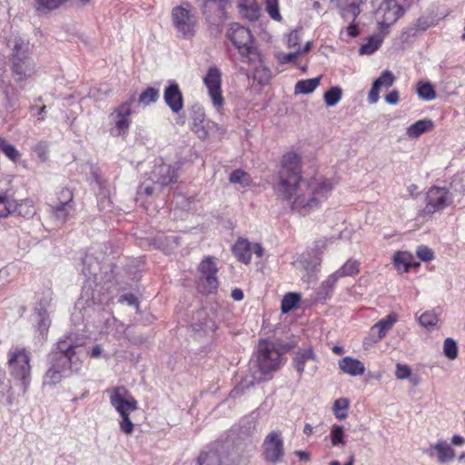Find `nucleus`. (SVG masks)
<instances>
[{
  "label": "nucleus",
  "mask_w": 465,
  "mask_h": 465,
  "mask_svg": "<svg viewBox=\"0 0 465 465\" xmlns=\"http://www.w3.org/2000/svg\"><path fill=\"white\" fill-rule=\"evenodd\" d=\"M204 111L203 109L199 105H194L192 108V118H193V127H195V125L203 126V121H204Z\"/></svg>",
  "instance_id": "nucleus-58"
},
{
  "label": "nucleus",
  "mask_w": 465,
  "mask_h": 465,
  "mask_svg": "<svg viewBox=\"0 0 465 465\" xmlns=\"http://www.w3.org/2000/svg\"><path fill=\"white\" fill-rule=\"evenodd\" d=\"M338 277L331 273L324 280L317 290L316 299L318 301H325L331 298L333 288L338 282Z\"/></svg>",
  "instance_id": "nucleus-36"
},
{
  "label": "nucleus",
  "mask_w": 465,
  "mask_h": 465,
  "mask_svg": "<svg viewBox=\"0 0 465 465\" xmlns=\"http://www.w3.org/2000/svg\"><path fill=\"white\" fill-rule=\"evenodd\" d=\"M299 56L297 50L291 53L278 52L275 54V58L281 64L293 63Z\"/></svg>",
  "instance_id": "nucleus-55"
},
{
  "label": "nucleus",
  "mask_w": 465,
  "mask_h": 465,
  "mask_svg": "<svg viewBox=\"0 0 465 465\" xmlns=\"http://www.w3.org/2000/svg\"><path fill=\"white\" fill-rule=\"evenodd\" d=\"M7 45L11 50L10 59L15 58V57H18V58L29 57L30 44H29L28 40H26L21 36H15L8 40Z\"/></svg>",
  "instance_id": "nucleus-29"
},
{
  "label": "nucleus",
  "mask_w": 465,
  "mask_h": 465,
  "mask_svg": "<svg viewBox=\"0 0 465 465\" xmlns=\"http://www.w3.org/2000/svg\"><path fill=\"white\" fill-rule=\"evenodd\" d=\"M134 100L133 94L129 100L115 107L108 115V133L112 137L125 138L131 127L132 104Z\"/></svg>",
  "instance_id": "nucleus-7"
},
{
  "label": "nucleus",
  "mask_w": 465,
  "mask_h": 465,
  "mask_svg": "<svg viewBox=\"0 0 465 465\" xmlns=\"http://www.w3.org/2000/svg\"><path fill=\"white\" fill-rule=\"evenodd\" d=\"M301 296L295 292H289L282 300L281 309L283 313H287L298 306Z\"/></svg>",
  "instance_id": "nucleus-46"
},
{
  "label": "nucleus",
  "mask_w": 465,
  "mask_h": 465,
  "mask_svg": "<svg viewBox=\"0 0 465 465\" xmlns=\"http://www.w3.org/2000/svg\"><path fill=\"white\" fill-rule=\"evenodd\" d=\"M11 71L15 81L22 83L35 74V64L30 56L25 58H11Z\"/></svg>",
  "instance_id": "nucleus-23"
},
{
  "label": "nucleus",
  "mask_w": 465,
  "mask_h": 465,
  "mask_svg": "<svg viewBox=\"0 0 465 465\" xmlns=\"http://www.w3.org/2000/svg\"><path fill=\"white\" fill-rule=\"evenodd\" d=\"M67 1L68 0H36L37 9L54 10Z\"/></svg>",
  "instance_id": "nucleus-54"
},
{
  "label": "nucleus",
  "mask_w": 465,
  "mask_h": 465,
  "mask_svg": "<svg viewBox=\"0 0 465 465\" xmlns=\"http://www.w3.org/2000/svg\"><path fill=\"white\" fill-rule=\"evenodd\" d=\"M159 99V89L154 87H147L141 93L138 98V104L143 106L150 105Z\"/></svg>",
  "instance_id": "nucleus-44"
},
{
  "label": "nucleus",
  "mask_w": 465,
  "mask_h": 465,
  "mask_svg": "<svg viewBox=\"0 0 465 465\" xmlns=\"http://www.w3.org/2000/svg\"><path fill=\"white\" fill-rule=\"evenodd\" d=\"M250 64L255 66L253 72L254 80L257 81L260 84H267L272 78L271 70L262 64V60L260 62H257L255 64Z\"/></svg>",
  "instance_id": "nucleus-40"
},
{
  "label": "nucleus",
  "mask_w": 465,
  "mask_h": 465,
  "mask_svg": "<svg viewBox=\"0 0 465 465\" xmlns=\"http://www.w3.org/2000/svg\"><path fill=\"white\" fill-rule=\"evenodd\" d=\"M385 101L389 104H397L399 103V92L397 90H392L388 94L385 95Z\"/></svg>",
  "instance_id": "nucleus-63"
},
{
  "label": "nucleus",
  "mask_w": 465,
  "mask_h": 465,
  "mask_svg": "<svg viewBox=\"0 0 465 465\" xmlns=\"http://www.w3.org/2000/svg\"><path fill=\"white\" fill-rule=\"evenodd\" d=\"M419 322L423 327L430 330L437 325L439 317L434 311H428L420 316Z\"/></svg>",
  "instance_id": "nucleus-50"
},
{
  "label": "nucleus",
  "mask_w": 465,
  "mask_h": 465,
  "mask_svg": "<svg viewBox=\"0 0 465 465\" xmlns=\"http://www.w3.org/2000/svg\"><path fill=\"white\" fill-rule=\"evenodd\" d=\"M232 252L238 261L248 264L252 260V243L246 239H239L232 247Z\"/></svg>",
  "instance_id": "nucleus-33"
},
{
  "label": "nucleus",
  "mask_w": 465,
  "mask_h": 465,
  "mask_svg": "<svg viewBox=\"0 0 465 465\" xmlns=\"http://www.w3.org/2000/svg\"><path fill=\"white\" fill-rule=\"evenodd\" d=\"M150 179L160 187L168 186L171 183H176L177 168L174 165L163 163L155 164L151 173Z\"/></svg>",
  "instance_id": "nucleus-20"
},
{
  "label": "nucleus",
  "mask_w": 465,
  "mask_h": 465,
  "mask_svg": "<svg viewBox=\"0 0 465 465\" xmlns=\"http://www.w3.org/2000/svg\"><path fill=\"white\" fill-rule=\"evenodd\" d=\"M339 368L346 374L351 376L362 375L365 372L364 364L358 359L345 356L338 361Z\"/></svg>",
  "instance_id": "nucleus-30"
},
{
  "label": "nucleus",
  "mask_w": 465,
  "mask_h": 465,
  "mask_svg": "<svg viewBox=\"0 0 465 465\" xmlns=\"http://www.w3.org/2000/svg\"><path fill=\"white\" fill-rule=\"evenodd\" d=\"M417 94L424 101H431L436 97V92L432 84L429 82H419L417 85Z\"/></svg>",
  "instance_id": "nucleus-45"
},
{
  "label": "nucleus",
  "mask_w": 465,
  "mask_h": 465,
  "mask_svg": "<svg viewBox=\"0 0 465 465\" xmlns=\"http://www.w3.org/2000/svg\"><path fill=\"white\" fill-rule=\"evenodd\" d=\"M118 302L124 303L126 302L129 305H134L138 307V301L136 297L133 293H125L119 297Z\"/></svg>",
  "instance_id": "nucleus-61"
},
{
  "label": "nucleus",
  "mask_w": 465,
  "mask_h": 465,
  "mask_svg": "<svg viewBox=\"0 0 465 465\" xmlns=\"http://www.w3.org/2000/svg\"><path fill=\"white\" fill-rule=\"evenodd\" d=\"M29 111L33 114H35V115H37V120L38 121H44L45 120V114L46 112V106L45 105H43L41 107H37L36 105H30L29 106Z\"/></svg>",
  "instance_id": "nucleus-62"
},
{
  "label": "nucleus",
  "mask_w": 465,
  "mask_h": 465,
  "mask_svg": "<svg viewBox=\"0 0 465 465\" xmlns=\"http://www.w3.org/2000/svg\"><path fill=\"white\" fill-rule=\"evenodd\" d=\"M84 339H77L74 334H69L60 339L48 355L49 368L44 375L45 385H55L62 379L78 372L83 364Z\"/></svg>",
  "instance_id": "nucleus-2"
},
{
  "label": "nucleus",
  "mask_w": 465,
  "mask_h": 465,
  "mask_svg": "<svg viewBox=\"0 0 465 465\" xmlns=\"http://www.w3.org/2000/svg\"><path fill=\"white\" fill-rule=\"evenodd\" d=\"M443 352H444V355L448 359H450V360L456 359L458 356L457 342L451 338L445 339L444 344H443Z\"/></svg>",
  "instance_id": "nucleus-52"
},
{
  "label": "nucleus",
  "mask_w": 465,
  "mask_h": 465,
  "mask_svg": "<svg viewBox=\"0 0 465 465\" xmlns=\"http://www.w3.org/2000/svg\"><path fill=\"white\" fill-rule=\"evenodd\" d=\"M349 400L346 398H339L334 401L333 411L338 420H343L347 417V414L341 412L346 411L349 408Z\"/></svg>",
  "instance_id": "nucleus-51"
},
{
  "label": "nucleus",
  "mask_w": 465,
  "mask_h": 465,
  "mask_svg": "<svg viewBox=\"0 0 465 465\" xmlns=\"http://www.w3.org/2000/svg\"><path fill=\"white\" fill-rule=\"evenodd\" d=\"M49 301L47 299L39 302L38 306L35 309V321L36 322L37 331L41 335L46 334L51 321L46 311Z\"/></svg>",
  "instance_id": "nucleus-28"
},
{
  "label": "nucleus",
  "mask_w": 465,
  "mask_h": 465,
  "mask_svg": "<svg viewBox=\"0 0 465 465\" xmlns=\"http://www.w3.org/2000/svg\"><path fill=\"white\" fill-rule=\"evenodd\" d=\"M196 2L209 25L220 27L229 18L228 9L232 0H196Z\"/></svg>",
  "instance_id": "nucleus-10"
},
{
  "label": "nucleus",
  "mask_w": 465,
  "mask_h": 465,
  "mask_svg": "<svg viewBox=\"0 0 465 465\" xmlns=\"http://www.w3.org/2000/svg\"><path fill=\"white\" fill-rule=\"evenodd\" d=\"M232 183H239L242 186H249L252 183V178L246 172L237 169L230 174L229 178Z\"/></svg>",
  "instance_id": "nucleus-49"
},
{
  "label": "nucleus",
  "mask_w": 465,
  "mask_h": 465,
  "mask_svg": "<svg viewBox=\"0 0 465 465\" xmlns=\"http://www.w3.org/2000/svg\"><path fill=\"white\" fill-rule=\"evenodd\" d=\"M220 322L221 317L218 308L211 306L209 308H203L195 312L192 327L196 332L203 331L204 333H210L215 331Z\"/></svg>",
  "instance_id": "nucleus-13"
},
{
  "label": "nucleus",
  "mask_w": 465,
  "mask_h": 465,
  "mask_svg": "<svg viewBox=\"0 0 465 465\" xmlns=\"http://www.w3.org/2000/svg\"><path fill=\"white\" fill-rule=\"evenodd\" d=\"M263 459L272 465L282 461L284 456L283 438L280 430L271 431L262 443Z\"/></svg>",
  "instance_id": "nucleus-14"
},
{
  "label": "nucleus",
  "mask_w": 465,
  "mask_h": 465,
  "mask_svg": "<svg viewBox=\"0 0 465 465\" xmlns=\"http://www.w3.org/2000/svg\"><path fill=\"white\" fill-rule=\"evenodd\" d=\"M412 256L407 252H398L393 256L395 268L401 272H407L411 265Z\"/></svg>",
  "instance_id": "nucleus-39"
},
{
  "label": "nucleus",
  "mask_w": 465,
  "mask_h": 465,
  "mask_svg": "<svg viewBox=\"0 0 465 465\" xmlns=\"http://www.w3.org/2000/svg\"><path fill=\"white\" fill-rule=\"evenodd\" d=\"M226 37L238 50L242 62L255 64L261 61V54L248 27L239 23H232L227 29Z\"/></svg>",
  "instance_id": "nucleus-4"
},
{
  "label": "nucleus",
  "mask_w": 465,
  "mask_h": 465,
  "mask_svg": "<svg viewBox=\"0 0 465 465\" xmlns=\"http://www.w3.org/2000/svg\"><path fill=\"white\" fill-rule=\"evenodd\" d=\"M173 25L179 37L192 39L197 31L198 18L189 2L174 6L171 13Z\"/></svg>",
  "instance_id": "nucleus-6"
},
{
  "label": "nucleus",
  "mask_w": 465,
  "mask_h": 465,
  "mask_svg": "<svg viewBox=\"0 0 465 465\" xmlns=\"http://www.w3.org/2000/svg\"><path fill=\"white\" fill-rule=\"evenodd\" d=\"M301 35L300 31L292 30L285 35V43L288 48L300 47Z\"/></svg>",
  "instance_id": "nucleus-56"
},
{
  "label": "nucleus",
  "mask_w": 465,
  "mask_h": 465,
  "mask_svg": "<svg viewBox=\"0 0 465 465\" xmlns=\"http://www.w3.org/2000/svg\"><path fill=\"white\" fill-rule=\"evenodd\" d=\"M265 10L272 19L275 21L282 20L278 0H265Z\"/></svg>",
  "instance_id": "nucleus-53"
},
{
  "label": "nucleus",
  "mask_w": 465,
  "mask_h": 465,
  "mask_svg": "<svg viewBox=\"0 0 465 465\" xmlns=\"http://www.w3.org/2000/svg\"><path fill=\"white\" fill-rule=\"evenodd\" d=\"M454 195L446 187L431 186L426 193L423 215H431L442 212L453 203Z\"/></svg>",
  "instance_id": "nucleus-11"
},
{
  "label": "nucleus",
  "mask_w": 465,
  "mask_h": 465,
  "mask_svg": "<svg viewBox=\"0 0 465 465\" xmlns=\"http://www.w3.org/2000/svg\"><path fill=\"white\" fill-rule=\"evenodd\" d=\"M417 256L423 262L431 261L434 258V253L428 246L420 245L417 249Z\"/></svg>",
  "instance_id": "nucleus-59"
},
{
  "label": "nucleus",
  "mask_w": 465,
  "mask_h": 465,
  "mask_svg": "<svg viewBox=\"0 0 465 465\" xmlns=\"http://www.w3.org/2000/svg\"><path fill=\"white\" fill-rule=\"evenodd\" d=\"M246 459L241 457L234 460L233 454L223 458L222 455L214 450L203 451L197 459V465H242Z\"/></svg>",
  "instance_id": "nucleus-22"
},
{
  "label": "nucleus",
  "mask_w": 465,
  "mask_h": 465,
  "mask_svg": "<svg viewBox=\"0 0 465 465\" xmlns=\"http://www.w3.org/2000/svg\"><path fill=\"white\" fill-rule=\"evenodd\" d=\"M282 364V355L273 342L268 340L260 341L257 345L255 360H251L248 373L231 391L230 397L237 399L245 393L246 390L272 378Z\"/></svg>",
  "instance_id": "nucleus-3"
},
{
  "label": "nucleus",
  "mask_w": 465,
  "mask_h": 465,
  "mask_svg": "<svg viewBox=\"0 0 465 465\" xmlns=\"http://www.w3.org/2000/svg\"><path fill=\"white\" fill-rule=\"evenodd\" d=\"M395 81V77L393 74L385 70L381 73V74L373 82L371 91L368 95V101L370 104H376L380 99V90L381 87L389 88L391 87Z\"/></svg>",
  "instance_id": "nucleus-24"
},
{
  "label": "nucleus",
  "mask_w": 465,
  "mask_h": 465,
  "mask_svg": "<svg viewBox=\"0 0 465 465\" xmlns=\"http://www.w3.org/2000/svg\"><path fill=\"white\" fill-rule=\"evenodd\" d=\"M105 261V253L102 247H92L82 258V273L91 281L94 279L98 272L103 268Z\"/></svg>",
  "instance_id": "nucleus-16"
},
{
  "label": "nucleus",
  "mask_w": 465,
  "mask_h": 465,
  "mask_svg": "<svg viewBox=\"0 0 465 465\" xmlns=\"http://www.w3.org/2000/svg\"><path fill=\"white\" fill-rule=\"evenodd\" d=\"M422 452L442 464L449 463L455 458L454 450L444 440H439L437 442L430 444Z\"/></svg>",
  "instance_id": "nucleus-19"
},
{
  "label": "nucleus",
  "mask_w": 465,
  "mask_h": 465,
  "mask_svg": "<svg viewBox=\"0 0 465 465\" xmlns=\"http://www.w3.org/2000/svg\"><path fill=\"white\" fill-rule=\"evenodd\" d=\"M23 203L19 204L14 199V195L10 188H0V218L7 217L15 212L28 217L35 213L33 206H29L26 212L23 213Z\"/></svg>",
  "instance_id": "nucleus-17"
},
{
  "label": "nucleus",
  "mask_w": 465,
  "mask_h": 465,
  "mask_svg": "<svg viewBox=\"0 0 465 465\" xmlns=\"http://www.w3.org/2000/svg\"><path fill=\"white\" fill-rule=\"evenodd\" d=\"M397 315L395 313H390L386 317L381 319L379 322H377L368 332V339L367 341L364 342V344H367L368 342L371 343H376L380 341H381L391 331L393 327V325L397 322Z\"/></svg>",
  "instance_id": "nucleus-21"
},
{
  "label": "nucleus",
  "mask_w": 465,
  "mask_h": 465,
  "mask_svg": "<svg viewBox=\"0 0 465 465\" xmlns=\"http://www.w3.org/2000/svg\"><path fill=\"white\" fill-rule=\"evenodd\" d=\"M200 276L197 281V288L203 294L214 293L219 286L217 279V266L213 257L204 258L198 266Z\"/></svg>",
  "instance_id": "nucleus-12"
},
{
  "label": "nucleus",
  "mask_w": 465,
  "mask_h": 465,
  "mask_svg": "<svg viewBox=\"0 0 465 465\" xmlns=\"http://www.w3.org/2000/svg\"><path fill=\"white\" fill-rule=\"evenodd\" d=\"M163 99L173 113L178 114L183 109V98L176 83H172L165 87Z\"/></svg>",
  "instance_id": "nucleus-26"
},
{
  "label": "nucleus",
  "mask_w": 465,
  "mask_h": 465,
  "mask_svg": "<svg viewBox=\"0 0 465 465\" xmlns=\"http://www.w3.org/2000/svg\"><path fill=\"white\" fill-rule=\"evenodd\" d=\"M237 8L242 17L254 22L261 15V7L256 0H237Z\"/></svg>",
  "instance_id": "nucleus-27"
},
{
  "label": "nucleus",
  "mask_w": 465,
  "mask_h": 465,
  "mask_svg": "<svg viewBox=\"0 0 465 465\" xmlns=\"http://www.w3.org/2000/svg\"><path fill=\"white\" fill-rule=\"evenodd\" d=\"M433 128V122L430 119H421L407 128L406 134L409 138L414 139L430 131Z\"/></svg>",
  "instance_id": "nucleus-35"
},
{
  "label": "nucleus",
  "mask_w": 465,
  "mask_h": 465,
  "mask_svg": "<svg viewBox=\"0 0 465 465\" xmlns=\"http://www.w3.org/2000/svg\"><path fill=\"white\" fill-rule=\"evenodd\" d=\"M331 442L333 447L345 445L344 429L341 425L334 424L330 433Z\"/></svg>",
  "instance_id": "nucleus-48"
},
{
  "label": "nucleus",
  "mask_w": 465,
  "mask_h": 465,
  "mask_svg": "<svg viewBox=\"0 0 465 465\" xmlns=\"http://www.w3.org/2000/svg\"><path fill=\"white\" fill-rule=\"evenodd\" d=\"M29 353L23 348H15L8 352V367L11 375L21 381L24 392L31 381Z\"/></svg>",
  "instance_id": "nucleus-8"
},
{
  "label": "nucleus",
  "mask_w": 465,
  "mask_h": 465,
  "mask_svg": "<svg viewBox=\"0 0 465 465\" xmlns=\"http://www.w3.org/2000/svg\"><path fill=\"white\" fill-rule=\"evenodd\" d=\"M387 31L379 28V32L369 36L365 43H363L359 50L360 54H372L381 45Z\"/></svg>",
  "instance_id": "nucleus-31"
},
{
  "label": "nucleus",
  "mask_w": 465,
  "mask_h": 465,
  "mask_svg": "<svg viewBox=\"0 0 465 465\" xmlns=\"http://www.w3.org/2000/svg\"><path fill=\"white\" fill-rule=\"evenodd\" d=\"M75 205L74 202V193L68 188H63L55 194V198L52 199L49 205Z\"/></svg>",
  "instance_id": "nucleus-41"
},
{
  "label": "nucleus",
  "mask_w": 465,
  "mask_h": 465,
  "mask_svg": "<svg viewBox=\"0 0 465 465\" xmlns=\"http://www.w3.org/2000/svg\"><path fill=\"white\" fill-rule=\"evenodd\" d=\"M109 392L110 403L121 417L119 421V428L121 431L126 435L132 434L134 425L130 419V412L138 409L137 401L124 386L115 387Z\"/></svg>",
  "instance_id": "nucleus-5"
},
{
  "label": "nucleus",
  "mask_w": 465,
  "mask_h": 465,
  "mask_svg": "<svg viewBox=\"0 0 465 465\" xmlns=\"http://www.w3.org/2000/svg\"><path fill=\"white\" fill-rule=\"evenodd\" d=\"M360 263L358 261L353 259H349L340 269H338L333 273L338 277V279L346 276H352L359 272Z\"/></svg>",
  "instance_id": "nucleus-42"
},
{
  "label": "nucleus",
  "mask_w": 465,
  "mask_h": 465,
  "mask_svg": "<svg viewBox=\"0 0 465 465\" xmlns=\"http://www.w3.org/2000/svg\"><path fill=\"white\" fill-rule=\"evenodd\" d=\"M192 130L195 133V134L200 138L201 140H205L208 137V132L205 128V126H200L195 125V127H193Z\"/></svg>",
  "instance_id": "nucleus-64"
},
{
  "label": "nucleus",
  "mask_w": 465,
  "mask_h": 465,
  "mask_svg": "<svg viewBox=\"0 0 465 465\" xmlns=\"http://www.w3.org/2000/svg\"><path fill=\"white\" fill-rule=\"evenodd\" d=\"M321 78V76H318L315 78L298 81L294 88L295 94H308L312 93L319 86Z\"/></svg>",
  "instance_id": "nucleus-38"
},
{
  "label": "nucleus",
  "mask_w": 465,
  "mask_h": 465,
  "mask_svg": "<svg viewBox=\"0 0 465 465\" xmlns=\"http://www.w3.org/2000/svg\"><path fill=\"white\" fill-rule=\"evenodd\" d=\"M331 240L327 238L320 239L315 242V250L316 254L313 256L308 255V257H304L302 261L304 269L312 273H316L320 271L321 263H322V258L320 256L321 253H322L323 250L327 246L328 242Z\"/></svg>",
  "instance_id": "nucleus-25"
},
{
  "label": "nucleus",
  "mask_w": 465,
  "mask_h": 465,
  "mask_svg": "<svg viewBox=\"0 0 465 465\" xmlns=\"http://www.w3.org/2000/svg\"><path fill=\"white\" fill-rule=\"evenodd\" d=\"M203 84L208 90V94L212 99L213 106L219 110L223 106L224 100L222 94V72L213 65L209 67L205 76L203 77Z\"/></svg>",
  "instance_id": "nucleus-15"
},
{
  "label": "nucleus",
  "mask_w": 465,
  "mask_h": 465,
  "mask_svg": "<svg viewBox=\"0 0 465 465\" xmlns=\"http://www.w3.org/2000/svg\"><path fill=\"white\" fill-rule=\"evenodd\" d=\"M366 0H337V5L341 10L344 18H351L355 21L361 13L360 6Z\"/></svg>",
  "instance_id": "nucleus-32"
},
{
  "label": "nucleus",
  "mask_w": 465,
  "mask_h": 465,
  "mask_svg": "<svg viewBox=\"0 0 465 465\" xmlns=\"http://www.w3.org/2000/svg\"><path fill=\"white\" fill-rule=\"evenodd\" d=\"M313 362V366L311 368L312 373H314L317 370L316 363L318 362L317 355L312 345H305L299 347L294 352L292 358V364L299 377H302L305 371V365L307 363Z\"/></svg>",
  "instance_id": "nucleus-18"
},
{
  "label": "nucleus",
  "mask_w": 465,
  "mask_h": 465,
  "mask_svg": "<svg viewBox=\"0 0 465 465\" xmlns=\"http://www.w3.org/2000/svg\"><path fill=\"white\" fill-rule=\"evenodd\" d=\"M52 216L59 224H64L70 220L75 212V205H49Z\"/></svg>",
  "instance_id": "nucleus-34"
},
{
  "label": "nucleus",
  "mask_w": 465,
  "mask_h": 465,
  "mask_svg": "<svg viewBox=\"0 0 465 465\" xmlns=\"http://www.w3.org/2000/svg\"><path fill=\"white\" fill-rule=\"evenodd\" d=\"M433 25L432 19L426 16H421L418 18L414 24V26L410 28L411 31H414L415 34L417 31H425L430 28Z\"/></svg>",
  "instance_id": "nucleus-57"
},
{
  "label": "nucleus",
  "mask_w": 465,
  "mask_h": 465,
  "mask_svg": "<svg viewBox=\"0 0 465 465\" xmlns=\"http://www.w3.org/2000/svg\"><path fill=\"white\" fill-rule=\"evenodd\" d=\"M0 151L12 162L16 163L21 158L19 151L7 140L0 136Z\"/></svg>",
  "instance_id": "nucleus-43"
},
{
  "label": "nucleus",
  "mask_w": 465,
  "mask_h": 465,
  "mask_svg": "<svg viewBox=\"0 0 465 465\" xmlns=\"http://www.w3.org/2000/svg\"><path fill=\"white\" fill-rule=\"evenodd\" d=\"M332 189L331 182L322 177L305 181L302 157L295 152L282 156L272 177L277 199L287 202L293 213L302 216L319 209Z\"/></svg>",
  "instance_id": "nucleus-1"
},
{
  "label": "nucleus",
  "mask_w": 465,
  "mask_h": 465,
  "mask_svg": "<svg viewBox=\"0 0 465 465\" xmlns=\"http://www.w3.org/2000/svg\"><path fill=\"white\" fill-rule=\"evenodd\" d=\"M410 6V0H382L375 11L379 28L385 31L396 23Z\"/></svg>",
  "instance_id": "nucleus-9"
},
{
  "label": "nucleus",
  "mask_w": 465,
  "mask_h": 465,
  "mask_svg": "<svg viewBox=\"0 0 465 465\" xmlns=\"http://www.w3.org/2000/svg\"><path fill=\"white\" fill-rule=\"evenodd\" d=\"M342 91L339 86H332L323 94V99L328 107L335 106L341 99Z\"/></svg>",
  "instance_id": "nucleus-47"
},
{
  "label": "nucleus",
  "mask_w": 465,
  "mask_h": 465,
  "mask_svg": "<svg viewBox=\"0 0 465 465\" xmlns=\"http://www.w3.org/2000/svg\"><path fill=\"white\" fill-rule=\"evenodd\" d=\"M3 94L5 96L4 107L6 110L15 112L19 109V98L17 93L10 85L3 88Z\"/></svg>",
  "instance_id": "nucleus-37"
},
{
  "label": "nucleus",
  "mask_w": 465,
  "mask_h": 465,
  "mask_svg": "<svg viewBox=\"0 0 465 465\" xmlns=\"http://www.w3.org/2000/svg\"><path fill=\"white\" fill-rule=\"evenodd\" d=\"M411 370L408 365L401 364V363L396 364L395 376L397 377V379L405 380V379L409 378L411 376Z\"/></svg>",
  "instance_id": "nucleus-60"
}]
</instances>
